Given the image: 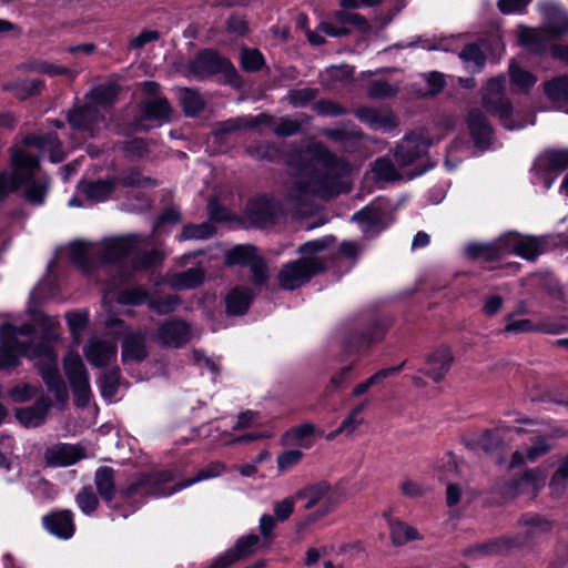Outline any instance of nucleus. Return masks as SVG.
Here are the masks:
<instances>
[{"label": "nucleus", "mask_w": 568, "mask_h": 568, "mask_svg": "<svg viewBox=\"0 0 568 568\" xmlns=\"http://www.w3.org/2000/svg\"><path fill=\"white\" fill-rule=\"evenodd\" d=\"M542 252L544 243L540 239L521 235L515 232L505 233L490 243L471 244L467 246V253L470 256L487 261L501 258L510 254L534 261Z\"/></svg>", "instance_id": "obj_6"}, {"label": "nucleus", "mask_w": 568, "mask_h": 568, "mask_svg": "<svg viewBox=\"0 0 568 568\" xmlns=\"http://www.w3.org/2000/svg\"><path fill=\"white\" fill-rule=\"evenodd\" d=\"M26 146H32L42 154H48L53 163L61 162L64 159V152L55 133L44 135H29L24 139Z\"/></svg>", "instance_id": "obj_26"}, {"label": "nucleus", "mask_w": 568, "mask_h": 568, "mask_svg": "<svg viewBox=\"0 0 568 568\" xmlns=\"http://www.w3.org/2000/svg\"><path fill=\"white\" fill-rule=\"evenodd\" d=\"M34 328L23 324L19 327L3 324L0 327V369H11L19 365L20 357H44L45 366L41 369L42 377L58 399L67 397L64 383L57 369V355L47 346H34L31 343Z\"/></svg>", "instance_id": "obj_2"}, {"label": "nucleus", "mask_w": 568, "mask_h": 568, "mask_svg": "<svg viewBox=\"0 0 568 568\" xmlns=\"http://www.w3.org/2000/svg\"><path fill=\"white\" fill-rule=\"evenodd\" d=\"M84 457L83 447L71 444H57L44 453L47 464L53 467L71 466Z\"/></svg>", "instance_id": "obj_21"}, {"label": "nucleus", "mask_w": 568, "mask_h": 568, "mask_svg": "<svg viewBox=\"0 0 568 568\" xmlns=\"http://www.w3.org/2000/svg\"><path fill=\"white\" fill-rule=\"evenodd\" d=\"M231 63L219 55L215 51L206 50L201 52L194 61L193 69L201 77L226 71Z\"/></svg>", "instance_id": "obj_29"}, {"label": "nucleus", "mask_w": 568, "mask_h": 568, "mask_svg": "<svg viewBox=\"0 0 568 568\" xmlns=\"http://www.w3.org/2000/svg\"><path fill=\"white\" fill-rule=\"evenodd\" d=\"M287 164L294 178L287 187L286 200L294 209L301 210L312 196L328 199L344 191L339 179L347 173L348 165L320 142L293 152Z\"/></svg>", "instance_id": "obj_1"}, {"label": "nucleus", "mask_w": 568, "mask_h": 568, "mask_svg": "<svg viewBox=\"0 0 568 568\" xmlns=\"http://www.w3.org/2000/svg\"><path fill=\"white\" fill-rule=\"evenodd\" d=\"M248 216L255 224L265 226L274 220V205L267 199H261L248 207Z\"/></svg>", "instance_id": "obj_41"}, {"label": "nucleus", "mask_w": 568, "mask_h": 568, "mask_svg": "<svg viewBox=\"0 0 568 568\" xmlns=\"http://www.w3.org/2000/svg\"><path fill=\"white\" fill-rule=\"evenodd\" d=\"M433 139H427L424 133L412 132L405 135L395 151V160L399 166H408L426 154Z\"/></svg>", "instance_id": "obj_15"}, {"label": "nucleus", "mask_w": 568, "mask_h": 568, "mask_svg": "<svg viewBox=\"0 0 568 568\" xmlns=\"http://www.w3.org/2000/svg\"><path fill=\"white\" fill-rule=\"evenodd\" d=\"M510 85L515 92H528L537 82V77L528 70L521 68L516 61L511 60L508 68Z\"/></svg>", "instance_id": "obj_33"}, {"label": "nucleus", "mask_w": 568, "mask_h": 568, "mask_svg": "<svg viewBox=\"0 0 568 568\" xmlns=\"http://www.w3.org/2000/svg\"><path fill=\"white\" fill-rule=\"evenodd\" d=\"M50 407L48 398H40L33 406L17 409L16 417L26 427H38L44 423Z\"/></svg>", "instance_id": "obj_28"}, {"label": "nucleus", "mask_w": 568, "mask_h": 568, "mask_svg": "<svg viewBox=\"0 0 568 568\" xmlns=\"http://www.w3.org/2000/svg\"><path fill=\"white\" fill-rule=\"evenodd\" d=\"M115 94L116 89L114 85H104L94 89L92 92L93 103L75 108L69 113L68 120L70 125L75 130L88 133L90 138H93L105 126V119L101 112V106L112 103Z\"/></svg>", "instance_id": "obj_8"}, {"label": "nucleus", "mask_w": 568, "mask_h": 568, "mask_svg": "<svg viewBox=\"0 0 568 568\" xmlns=\"http://www.w3.org/2000/svg\"><path fill=\"white\" fill-rule=\"evenodd\" d=\"M568 168V150L547 151L540 154L532 166V182L549 190L556 175Z\"/></svg>", "instance_id": "obj_11"}, {"label": "nucleus", "mask_w": 568, "mask_h": 568, "mask_svg": "<svg viewBox=\"0 0 568 568\" xmlns=\"http://www.w3.org/2000/svg\"><path fill=\"white\" fill-rule=\"evenodd\" d=\"M146 335L143 332H135L126 335L122 345V361L128 362H141L146 355Z\"/></svg>", "instance_id": "obj_30"}, {"label": "nucleus", "mask_w": 568, "mask_h": 568, "mask_svg": "<svg viewBox=\"0 0 568 568\" xmlns=\"http://www.w3.org/2000/svg\"><path fill=\"white\" fill-rule=\"evenodd\" d=\"M562 433L557 429L545 435H535L530 437V443L524 449L513 453L510 458V467H519L526 463H535L539 458L547 455L554 447L555 442Z\"/></svg>", "instance_id": "obj_14"}, {"label": "nucleus", "mask_w": 568, "mask_h": 568, "mask_svg": "<svg viewBox=\"0 0 568 568\" xmlns=\"http://www.w3.org/2000/svg\"><path fill=\"white\" fill-rule=\"evenodd\" d=\"M191 337V327L182 320H168L158 327V341L169 347H181L186 344Z\"/></svg>", "instance_id": "obj_18"}, {"label": "nucleus", "mask_w": 568, "mask_h": 568, "mask_svg": "<svg viewBox=\"0 0 568 568\" xmlns=\"http://www.w3.org/2000/svg\"><path fill=\"white\" fill-rule=\"evenodd\" d=\"M353 73H354L353 68H351L348 65H339V67L334 65V67L327 68L325 70L324 74H325V77L328 78V80L332 83H335V82L344 83L352 79Z\"/></svg>", "instance_id": "obj_64"}, {"label": "nucleus", "mask_w": 568, "mask_h": 568, "mask_svg": "<svg viewBox=\"0 0 568 568\" xmlns=\"http://www.w3.org/2000/svg\"><path fill=\"white\" fill-rule=\"evenodd\" d=\"M334 19L338 24H343V27L354 26L358 30L366 32L369 30V24L365 20L364 17L353 13V12H345V11H337L334 14Z\"/></svg>", "instance_id": "obj_56"}, {"label": "nucleus", "mask_w": 568, "mask_h": 568, "mask_svg": "<svg viewBox=\"0 0 568 568\" xmlns=\"http://www.w3.org/2000/svg\"><path fill=\"white\" fill-rule=\"evenodd\" d=\"M467 126L475 145L480 149L488 148L493 139V129L480 110L469 112Z\"/></svg>", "instance_id": "obj_24"}, {"label": "nucleus", "mask_w": 568, "mask_h": 568, "mask_svg": "<svg viewBox=\"0 0 568 568\" xmlns=\"http://www.w3.org/2000/svg\"><path fill=\"white\" fill-rule=\"evenodd\" d=\"M373 172L378 180L394 181L399 178V174L389 159L379 158L374 162Z\"/></svg>", "instance_id": "obj_54"}, {"label": "nucleus", "mask_w": 568, "mask_h": 568, "mask_svg": "<svg viewBox=\"0 0 568 568\" xmlns=\"http://www.w3.org/2000/svg\"><path fill=\"white\" fill-rule=\"evenodd\" d=\"M256 255L255 247L251 245H239L229 251L226 254V263L229 265H248Z\"/></svg>", "instance_id": "obj_47"}, {"label": "nucleus", "mask_w": 568, "mask_h": 568, "mask_svg": "<svg viewBox=\"0 0 568 568\" xmlns=\"http://www.w3.org/2000/svg\"><path fill=\"white\" fill-rule=\"evenodd\" d=\"M94 484L102 499L112 501L115 495L114 469L108 466L99 467L94 475Z\"/></svg>", "instance_id": "obj_36"}, {"label": "nucleus", "mask_w": 568, "mask_h": 568, "mask_svg": "<svg viewBox=\"0 0 568 568\" xmlns=\"http://www.w3.org/2000/svg\"><path fill=\"white\" fill-rule=\"evenodd\" d=\"M179 100L186 115H195L204 108L203 99L191 89H179Z\"/></svg>", "instance_id": "obj_44"}, {"label": "nucleus", "mask_w": 568, "mask_h": 568, "mask_svg": "<svg viewBox=\"0 0 568 568\" xmlns=\"http://www.w3.org/2000/svg\"><path fill=\"white\" fill-rule=\"evenodd\" d=\"M64 372L75 396L77 405L87 406L91 396L89 376L77 352H69L64 357Z\"/></svg>", "instance_id": "obj_13"}, {"label": "nucleus", "mask_w": 568, "mask_h": 568, "mask_svg": "<svg viewBox=\"0 0 568 568\" xmlns=\"http://www.w3.org/2000/svg\"><path fill=\"white\" fill-rule=\"evenodd\" d=\"M38 325L41 327L44 339L53 341L60 336V323L57 317L40 315L38 317Z\"/></svg>", "instance_id": "obj_61"}, {"label": "nucleus", "mask_w": 568, "mask_h": 568, "mask_svg": "<svg viewBox=\"0 0 568 568\" xmlns=\"http://www.w3.org/2000/svg\"><path fill=\"white\" fill-rule=\"evenodd\" d=\"M552 38L554 37L545 26L540 29L519 26L517 29L518 43L534 53H544L547 50L550 51Z\"/></svg>", "instance_id": "obj_20"}, {"label": "nucleus", "mask_w": 568, "mask_h": 568, "mask_svg": "<svg viewBox=\"0 0 568 568\" xmlns=\"http://www.w3.org/2000/svg\"><path fill=\"white\" fill-rule=\"evenodd\" d=\"M303 457V453L297 449L284 452L277 456V468L281 473L287 471L296 466Z\"/></svg>", "instance_id": "obj_63"}, {"label": "nucleus", "mask_w": 568, "mask_h": 568, "mask_svg": "<svg viewBox=\"0 0 568 568\" xmlns=\"http://www.w3.org/2000/svg\"><path fill=\"white\" fill-rule=\"evenodd\" d=\"M77 505L85 515L92 514L99 505L97 495L89 487H83L75 497Z\"/></svg>", "instance_id": "obj_57"}, {"label": "nucleus", "mask_w": 568, "mask_h": 568, "mask_svg": "<svg viewBox=\"0 0 568 568\" xmlns=\"http://www.w3.org/2000/svg\"><path fill=\"white\" fill-rule=\"evenodd\" d=\"M148 246L146 239L136 235H125L105 239L101 243L77 241L69 245L68 252L71 261L83 271L94 264L95 260L104 264H114L132 252L141 251Z\"/></svg>", "instance_id": "obj_5"}, {"label": "nucleus", "mask_w": 568, "mask_h": 568, "mask_svg": "<svg viewBox=\"0 0 568 568\" xmlns=\"http://www.w3.org/2000/svg\"><path fill=\"white\" fill-rule=\"evenodd\" d=\"M368 95L373 99H386L397 94L398 88L385 80L372 81L368 85Z\"/></svg>", "instance_id": "obj_53"}, {"label": "nucleus", "mask_w": 568, "mask_h": 568, "mask_svg": "<svg viewBox=\"0 0 568 568\" xmlns=\"http://www.w3.org/2000/svg\"><path fill=\"white\" fill-rule=\"evenodd\" d=\"M88 362L94 367H104L116 359V343L106 337H92L83 349Z\"/></svg>", "instance_id": "obj_17"}, {"label": "nucleus", "mask_w": 568, "mask_h": 568, "mask_svg": "<svg viewBox=\"0 0 568 568\" xmlns=\"http://www.w3.org/2000/svg\"><path fill=\"white\" fill-rule=\"evenodd\" d=\"M459 58L470 72H478L485 64V55L476 44L466 45L459 53Z\"/></svg>", "instance_id": "obj_46"}, {"label": "nucleus", "mask_w": 568, "mask_h": 568, "mask_svg": "<svg viewBox=\"0 0 568 568\" xmlns=\"http://www.w3.org/2000/svg\"><path fill=\"white\" fill-rule=\"evenodd\" d=\"M205 272L201 267H192L184 272L173 273L168 276L169 285L174 290H191L201 285L204 281Z\"/></svg>", "instance_id": "obj_32"}, {"label": "nucleus", "mask_w": 568, "mask_h": 568, "mask_svg": "<svg viewBox=\"0 0 568 568\" xmlns=\"http://www.w3.org/2000/svg\"><path fill=\"white\" fill-rule=\"evenodd\" d=\"M355 116L375 131L390 132L399 124L396 114L386 106H361L354 111Z\"/></svg>", "instance_id": "obj_16"}, {"label": "nucleus", "mask_w": 568, "mask_h": 568, "mask_svg": "<svg viewBox=\"0 0 568 568\" xmlns=\"http://www.w3.org/2000/svg\"><path fill=\"white\" fill-rule=\"evenodd\" d=\"M545 27L551 36H566L568 34V12L562 10L556 4H547L544 9Z\"/></svg>", "instance_id": "obj_31"}, {"label": "nucleus", "mask_w": 568, "mask_h": 568, "mask_svg": "<svg viewBox=\"0 0 568 568\" xmlns=\"http://www.w3.org/2000/svg\"><path fill=\"white\" fill-rule=\"evenodd\" d=\"M307 116L303 113L298 114L296 119L281 118L280 122L273 128V131L278 136H291L297 134L301 130L302 123Z\"/></svg>", "instance_id": "obj_50"}, {"label": "nucleus", "mask_w": 568, "mask_h": 568, "mask_svg": "<svg viewBox=\"0 0 568 568\" xmlns=\"http://www.w3.org/2000/svg\"><path fill=\"white\" fill-rule=\"evenodd\" d=\"M554 527V523L547 517L539 514H525L519 520V529L523 535V540L513 541L510 539H501L495 542L481 545L477 547L474 552L486 555H496L503 552L513 546H520L542 538L548 535Z\"/></svg>", "instance_id": "obj_10"}, {"label": "nucleus", "mask_w": 568, "mask_h": 568, "mask_svg": "<svg viewBox=\"0 0 568 568\" xmlns=\"http://www.w3.org/2000/svg\"><path fill=\"white\" fill-rule=\"evenodd\" d=\"M546 478L547 471L545 468L536 467L528 469L521 477L511 483L510 493L514 496L525 493L536 496V494L545 486Z\"/></svg>", "instance_id": "obj_23"}, {"label": "nucleus", "mask_w": 568, "mask_h": 568, "mask_svg": "<svg viewBox=\"0 0 568 568\" xmlns=\"http://www.w3.org/2000/svg\"><path fill=\"white\" fill-rule=\"evenodd\" d=\"M545 94L559 108L568 104V75H560L544 84Z\"/></svg>", "instance_id": "obj_37"}, {"label": "nucleus", "mask_w": 568, "mask_h": 568, "mask_svg": "<svg viewBox=\"0 0 568 568\" xmlns=\"http://www.w3.org/2000/svg\"><path fill=\"white\" fill-rule=\"evenodd\" d=\"M388 525L392 541L397 546H402L410 540L420 539V535L417 529L403 521L389 518Z\"/></svg>", "instance_id": "obj_42"}, {"label": "nucleus", "mask_w": 568, "mask_h": 568, "mask_svg": "<svg viewBox=\"0 0 568 568\" xmlns=\"http://www.w3.org/2000/svg\"><path fill=\"white\" fill-rule=\"evenodd\" d=\"M172 109L168 100L161 97H155L143 105V114L148 120L168 121Z\"/></svg>", "instance_id": "obj_43"}, {"label": "nucleus", "mask_w": 568, "mask_h": 568, "mask_svg": "<svg viewBox=\"0 0 568 568\" xmlns=\"http://www.w3.org/2000/svg\"><path fill=\"white\" fill-rule=\"evenodd\" d=\"M264 59L262 53L255 49H243L241 52V64L246 71L254 72L262 68Z\"/></svg>", "instance_id": "obj_60"}, {"label": "nucleus", "mask_w": 568, "mask_h": 568, "mask_svg": "<svg viewBox=\"0 0 568 568\" xmlns=\"http://www.w3.org/2000/svg\"><path fill=\"white\" fill-rule=\"evenodd\" d=\"M42 85V81L38 79H27L13 83L11 89L14 90V93L18 98L23 100L40 92Z\"/></svg>", "instance_id": "obj_58"}, {"label": "nucleus", "mask_w": 568, "mask_h": 568, "mask_svg": "<svg viewBox=\"0 0 568 568\" xmlns=\"http://www.w3.org/2000/svg\"><path fill=\"white\" fill-rule=\"evenodd\" d=\"M215 233V229L210 223H201L196 225H186L179 235L180 241L185 240H204L211 237Z\"/></svg>", "instance_id": "obj_48"}, {"label": "nucleus", "mask_w": 568, "mask_h": 568, "mask_svg": "<svg viewBox=\"0 0 568 568\" xmlns=\"http://www.w3.org/2000/svg\"><path fill=\"white\" fill-rule=\"evenodd\" d=\"M179 305L180 298L176 295L152 298L149 302L150 308L161 315L174 312Z\"/></svg>", "instance_id": "obj_59"}, {"label": "nucleus", "mask_w": 568, "mask_h": 568, "mask_svg": "<svg viewBox=\"0 0 568 568\" xmlns=\"http://www.w3.org/2000/svg\"><path fill=\"white\" fill-rule=\"evenodd\" d=\"M332 240V237H324L301 245L298 252L302 257L282 267L278 273L280 285L284 290H295L323 271L324 258L318 254L328 246Z\"/></svg>", "instance_id": "obj_7"}, {"label": "nucleus", "mask_w": 568, "mask_h": 568, "mask_svg": "<svg viewBox=\"0 0 568 568\" xmlns=\"http://www.w3.org/2000/svg\"><path fill=\"white\" fill-rule=\"evenodd\" d=\"M223 471L222 463L212 462L200 469L193 478L174 485L172 484L174 475L171 470L143 474L121 490L120 496L124 501L138 506L146 497H166L199 481L215 478Z\"/></svg>", "instance_id": "obj_3"}, {"label": "nucleus", "mask_w": 568, "mask_h": 568, "mask_svg": "<svg viewBox=\"0 0 568 568\" xmlns=\"http://www.w3.org/2000/svg\"><path fill=\"white\" fill-rule=\"evenodd\" d=\"M296 500L298 499L294 495L274 504L273 511L278 521H286L291 517Z\"/></svg>", "instance_id": "obj_62"}, {"label": "nucleus", "mask_w": 568, "mask_h": 568, "mask_svg": "<svg viewBox=\"0 0 568 568\" xmlns=\"http://www.w3.org/2000/svg\"><path fill=\"white\" fill-rule=\"evenodd\" d=\"M273 126L274 118L270 114L247 115L237 119H231L221 123V131L233 132L242 128Z\"/></svg>", "instance_id": "obj_35"}, {"label": "nucleus", "mask_w": 568, "mask_h": 568, "mask_svg": "<svg viewBox=\"0 0 568 568\" xmlns=\"http://www.w3.org/2000/svg\"><path fill=\"white\" fill-rule=\"evenodd\" d=\"M149 298V293L141 286L126 288L119 293L116 301L123 305L138 306L145 303Z\"/></svg>", "instance_id": "obj_52"}, {"label": "nucleus", "mask_w": 568, "mask_h": 568, "mask_svg": "<svg viewBox=\"0 0 568 568\" xmlns=\"http://www.w3.org/2000/svg\"><path fill=\"white\" fill-rule=\"evenodd\" d=\"M258 544L260 538L254 534L241 537L233 548L220 555L209 568H226L233 562L254 554Z\"/></svg>", "instance_id": "obj_19"}, {"label": "nucleus", "mask_w": 568, "mask_h": 568, "mask_svg": "<svg viewBox=\"0 0 568 568\" xmlns=\"http://www.w3.org/2000/svg\"><path fill=\"white\" fill-rule=\"evenodd\" d=\"M252 301L253 293L250 288L243 286L235 287L225 298L226 311L232 315H242L246 313Z\"/></svg>", "instance_id": "obj_34"}, {"label": "nucleus", "mask_w": 568, "mask_h": 568, "mask_svg": "<svg viewBox=\"0 0 568 568\" xmlns=\"http://www.w3.org/2000/svg\"><path fill=\"white\" fill-rule=\"evenodd\" d=\"M453 361L452 351L448 347H439L427 356L424 374L438 383L450 369Z\"/></svg>", "instance_id": "obj_22"}, {"label": "nucleus", "mask_w": 568, "mask_h": 568, "mask_svg": "<svg viewBox=\"0 0 568 568\" xmlns=\"http://www.w3.org/2000/svg\"><path fill=\"white\" fill-rule=\"evenodd\" d=\"M12 173H0V201L19 186H24V197L32 205H42L49 190V179L40 171L38 159L20 148L12 151Z\"/></svg>", "instance_id": "obj_4"}, {"label": "nucleus", "mask_w": 568, "mask_h": 568, "mask_svg": "<svg viewBox=\"0 0 568 568\" xmlns=\"http://www.w3.org/2000/svg\"><path fill=\"white\" fill-rule=\"evenodd\" d=\"M43 527L60 539H69L74 534L73 516L70 510H61L43 516Z\"/></svg>", "instance_id": "obj_25"}, {"label": "nucleus", "mask_w": 568, "mask_h": 568, "mask_svg": "<svg viewBox=\"0 0 568 568\" xmlns=\"http://www.w3.org/2000/svg\"><path fill=\"white\" fill-rule=\"evenodd\" d=\"M506 325L504 328L505 333L509 334H519V333H529V332H544L548 334H558L560 332V327L557 324L550 323H541L535 324L530 320H516L515 314H508L505 317Z\"/></svg>", "instance_id": "obj_27"}, {"label": "nucleus", "mask_w": 568, "mask_h": 568, "mask_svg": "<svg viewBox=\"0 0 568 568\" xmlns=\"http://www.w3.org/2000/svg\"><path fill=\"white\" fill-rule=\"evenodd\" d=\"M352 220L359 224L364 233H368L379 225L382 221V214L378 210L372 206H366L363 210L356 212Z\"/></svg>", "instance_id": "obj_45"}, {"label": "nucleus", "mask_w": 568, "mask_h": 568, "mask_svg": "<svg viewBox=\"0 0 568 568\" xmlns=\"http://www.w3.org/2000/svg\"><path fill=\"white\" fill-rule=\"evenodd\" d=\"M317 95V90L312 88H302L290 90L283 98L293 108H304L312 102Z\"/></svg>", "instance_id": "obj_49"}, {"label": "nucleus", "mask_w": 568, "mask_h": 568, "mask_svg": "<svg viewBox=\"0 0 568 568\" xmlns=\"http://www.w3.org/2000/svg\"><path fill=\"white\" fill-rule=\"evenodd\" d=\"M295 497L305 500L306 510L315 509L310 520L316 521L333 513L345 499L346 495L337 486L327 481L307 485L295 493Z\"/></svg>", "instance_id": "obj_9"}, {"label": "nucleus", "mask_w": 568, "mask_h": 568, "mask_svg": "<svg viewBox=\"0 0 568 568\" xmlns=\"http://www.w3.org/2000/svg\"><path fill=\"white\" fill-rule=\"evenodd\" d=\"M119 385V371L113 369L108 373H103L99 379V388L101 395L104 398L111 399L118 389Z\"/></svg>", "instance_id": "obj_55"}, {"label": "nucleus", "mask_w": 568, "mask_h": 568, "mask_svg": "<svg viewBox=\"0 0 568 568\" xmlns=\"http://www.w3.org/2000/svg\"><path fill=\"white\" fill-rule=\"evenodd\" d=\"M114 187L115 183L110 179L87 182L81 185L82 192L93 202H103L108 200L114 191Z\"/></svg>", "instance_id": "obj_38"}, {"label": "nucleus", "mask_w": 568, "mask_h": 568, "mask_svg": "<svg viewBox=\"0 0 568 568\" xmlns=\"http://www.w3.org/2000/svg\"><path fill=\"white\" fill-rule=\"evenodd\" d=\"M568 480V455L560 462L558 468L554 473L549 487L552 495L560 496L566 489Z\"/></svg>", "instance_id": "obj_51"}, {"label": "nucleus", "mask_w": 568, "mask_h": 568, "mask_svg": "<svg viewBox=\"0 0 568 568\" xmlns=\"http://www.w3.org/2000/svg\"><path fill=\"white\" fill-rule=\"evenodd\" d=\"M315 435L323 436L324 432L318 430L313 423H304L291 428L286 436L301 447L310 448L313 445L312 437Z\"/></svg>", "instance_id": "obj_40"}, {"label": "nucleus", "mask_w": 568, "mask_h": 568, "mask_svg": "<svg viewBox=\"0 0 568 568\" xmlns=\"http://www.w3.org/2000/svg\"><path fill=\"white\" fill-rule=\"evenodd\" d=\"M505 78L497 77L488 81L483 97L484 106L488 112L497 115L508 130L520 129L523 125H515L510 122L511 104L504 97Z\"/></svg>", "instance_id": "obj_12"}, {"label": "nucleus", "mask_w": 568, "mask_h": 568, "mask_svg": "<svg viewBox=\"0 0 568 568\" xmlns=\"http://www.w3.org/2000/svg\"><path fill=\"white\" fill-rule=\"evenodd\" d=\"M369 404L368 399H365L355 405L339 425V432H344V436H352L362 425L365 423L364 412Z\"/></svg>", "instance_id": "obj_39"}]
</instances>
